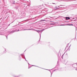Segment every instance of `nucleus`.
<instances>
[{"mask_svg": "<svg viewBox=\"0 0 77 77\" xmlns=\"http://www.w3.org/2000/svg\"><path fill=\"white\" fill-rule=\"evenodd\" d=\"M22 57L23 59H24L27 62V61L26 60V57H25V55L24 54H21L19 56V60H21V59H22Z\"/></svg>", "mask_w": 77, "mask_h": 77, "instance_id": "nucleus-1", "label": "nucleus"}, {"mask_svg": "<svg viewBox=\"0 0 77 77\" xmlns=\"http://www.w3.org/2000/svg\"><path fill=\"white\" fill-rule=\"evenodd\" d=\"M18 31H20V30L18 29L17 31V30H15V28H11V31L10 32V33H14L15 32H18Z\"/></svg>", "mask_w": 77, "mask_h": 77, "instance_id": "nucleus-2", "label": "nucleus"}, {"mask_svg": "<svg viewBox=\"0 0 77 77\" xmlns=\"http://www.w3.org/2000/svg\"><path fill=\"white\" fill-rule=\"evenodd\" d=\"M77 66V64H73L72 65V67H73V69H75L76 68V66Z\"/></svg>", "mask_w": 77, "mask_h": 77, "instance_id": "nucleus-3", "label": "nucleus"}, {"mask_svg": "<svg viewBox=\"0 0 77 77\" xmlns=\"http://www.w3.org/2000/svg\"><path fill=\"white\" fill-rule=\"evenodd\" d=\"M44 30H45V29H43L41 30H39V31H41V32H39V33H39V35H40V33H41V34L42 32Z\"/></svg>", "mask_w": 77, "mask_h": 77, "instance_id": "nucleus-4", "label": "nucleus"}, {"mask_svg": "<svg viewBox=\"0 0 77 77\" xmlns=\"http://www.w3.org/2000/svg\"><path fill=\"white\" fill-rule=\"evenodd\" d=\"M65 18L66 20H70V17H66Z\"/></svg>", "mask_w": 77, "mask_h": 77, "instance_id": "nucleus-5", "label": "nucleus"}, {"mask_svg": "<svg viewBox=\"0 0 77 77\" xmlns=\"http://www.w3.org/2000/svg\"><path fill=\"white\" fill-rule=\"evenodd\" d=\"M33 30H34L35 31H36V32H38V33H39V32H41V31H39V30H36L35 29H34Z\"/></svg>", "mask_w": 77, "mask_h": 77, "instance_id": "nucleus-6", "label": "nucleus"}, {"mask_svg": "<svg viewBox=\"0 0 77 77\" xmlns=\"http://www.w3.org/2000/svg\"><path fill=\"white\" fill-rule=\"evenodd\" d=\"M18 8H19V6H17L15 7V9H16V10H18Z\"/></svg>", "mask_w": 77, "mask_h": 77, "instance_id": "nucleus-7", "label": "nucleus"}, {"mask_svg": "<svg viewBox=\"0 0 77 77\" xmlns=\"http://www.w3.org/2000/svg\"><path fill=\"white\" fill-rule=\"evenodd\" d=\"M32 66H36V67H38V68H41L42 69H43V68L40 67L38 66H35V65H32Z\"/></svg>", "mask_w": 77, "mask_h": 77, "instance_id": "nucleus-8", "label": "nucleus"}, {"mask_svg": "<svg viewBox=\"0 0 77 77\" xmlns=\"http://www.w3.org/2000/svg\"><path fill=\"white\" fill-rule=\"evenodd\" d=\"M46 69V70H48V71H49L51 73V76L52 75V74H53V73H52L51 72V71H50V70L48 69Z\"/></svg>", "mask_w": 77, "mask_h": 77, "instance_id": "nucleus-9", "label": "nucleus"}, {"mask_svg": "<svg viewBox=\"0 0 77 77\" xmlns=\"http://www.w3.org/2000/svg\"><path fill=\"white\" fill-rule=\"evenodd\" d=\"M5 32H2V34L1 33H0V35H5Z\"/></svg>", "mask_w": 77, "mask_h": 77, "instance_id": "nucleus-10", "label": "nucleus"}, {"mask_svg": "<svg viewBox=\"0 0 77 77\" xmlns=\"http://www.w3.org/2000/svg\"><path fill=\"white\" fill-rule=\"evenodd\" d=\"M5 51L3 52V53H6V49L4 48Z\"/></svg>", "mask_w": 77, "mask_h": 77, "instance_id": "nucleus-11", "label": "nucleus"}, {"mask_svg": "<svg viewBox=\"0 0 77 77\" xmlns=\"http://www.w3.org/2000/svg\"><path fill=\"white\" fill-rule=\"evenodd\" d=\"M64 26H73V24H66Z\"/></svg>", "mask_w": 77, "mask_h": 77, "instance_id": "nucleus-12", "label": "nucleus"}, {"mask_svg": "<svg viewBox=\"0 0 77 77\" xmlns=\"http://www.w3.org/2000/svg\"><path fill=\"white\" fill-rule=\"evenodd\" d=\"M59 9V8H57V7H55L54 8V9L55 10H56V9Z\"/></svg>", "mask_w": 77, "mask_h": 77, "instance_id": "nucleus-13", "label": "nucleus"}, {"mask_svg": "<svg viewBox=\"0 0 77 77\" xmlns=\"http://www.w3.org/2000/svg\"><path fill=\"white\" fill-rule=\"evenodd\" d=\"M28 63V65H29V67H28V69H29V68H31V67H32V66H29V65H30V64H29V63Z\"/></svg>", "mask_w": 77, "mask_h": 77, "instance_id": "nucleus-14", "label": "nucleus"}, {"mask_svg": "<svg viewBox=\"0 0 77 77\" xmlns=\"http://www.w3.org/2000/svg\"><path fill=\"white\" fill-rule=\"evenodd\" d=\"M45 21V20H40V22H42V21Z\"/></svg>", "mask_w": 77, "mask_h": 77, "instance_id": "nucleus-15", "label": "nucleus"}, {"mask_svg": "<svg viewBox=\"0 0 77 77\" xmlns=\"http://www.w3.org/2000/svg\"><path fill=\"white\" fill-rule=\"evenodd\" d=\"M71 45H70L69 46V48L68 49V50H69H69H70V47H71Z\"/></svg>", "mask_w": 77, "mask_h": 77, "instance_id": "nucleus-16", "label": "nucleus"}, {"mask_svg": "<svg viewBox=\"0 0 77 77\" xmlns=\"http://www.w3.org/2000/svg\"><path fill=\"white\" fill-rule=\"evenodd\" d=\"M38 8L39 7H38V6H36V7H35V9H38Z\"/></svg>", "mask_w": 77, "mask_h": 77, "instance_id": "nucleus-17", "label": "nucleus"}, {"mask_svg": "<svg viewBox=\"0 0 77 77\" xmlns=\"http://www.w3.org/2000/svg\"><path fill=\"white\" fill-rule=\"evenodd\" d=\"M61 69H62V68L61 67L60 68V69H58V70H59V71H61Z\"/></svg>", "mask_w": 77, "mask_h": 77, "instance_id": "nucleus-18", "label": "nucleus"}, {"mask_svg": "<svg viewBox=\"0 0 77 77\" xmlns=\"http://www.w3.org/2000/svg\"><path fill=\"white\" fill-rule=\"evenodd\" d=\"M64 54H65V53H64V54L62 55V56L61 57V58H62V59H63V56H64Z\"/></svg>", "mask_w": 77, "mask_h": 77, "instance_id": "nucleus-19", "label": "nucleus"}, {"mask_svg": "<svg viewBox=\"0 0 77 77\" xmlns=\"http://www.w3.org/2000/svg\"><path fill=\"white\" fill-rule=\"evenodd\" d=\"M30 20V19H27L25 21H29V20Z\"/></svg>", "mask_w": 77, "mask_h": 77, "instance_id": "nucleus-20", "label": "nucleus"}, {"mask_svg": "<svg viewBox=\"0 0 77 77\" xmlns=\"http://www.w3.org/2000/svg\"><path fill=\"white\" fill-rule=\"evenodd\" d=\"M33 30V29H28V30Z\"/></svg>", "mask_w": 77, "mask_h": 77, "instance_id": "nucleus-21", "label": "nucleus"}, {"mask_svg": "<svg viewBox=\"0 0 77 77\" xmlns=\"http://www.w3.org/2000/svg\"><path fill=\"white\" fill-rule=\"evenodd\" d=\"M23 30H28V29H23Z\"/></svg>", "mask_w": 77, "mask_h": 77, "instance_id": "nucleus-22", "label": "nucleus"}, {"mask_svg": "<svg viewBox=\"0 0 77 77\" xmlns=\"http://www.w3.org/2000/svg\"><path fill=\"white\" fill-rule=\"evenodd\" d=\"M12 4H13V5H14V4H15V1H13V2H12Z\"/></svg>", "mask_w": 77, "mask_h": 77, "instance_id": "nucleus-23", "label": "nucleus"}, {"mask_svg": "<svg viewBox=\"0 0 77 77\" xmlns=\"http://www.w3.org/2000/svg\"><path fill=\"white\" fill-rule=\"evenodd\" d=\"M50 24L51 25H54V23H50Z\"/></svg>", "mask_w": 77, "mask_h": 77, "instance_id": "nucleus-24", "label": "nucleus"}, {"mask_svg": "<svg viewBox=\"0 0 77 77\" xmlns=\"http://www.w3.org/2000/svg\"><path fill=\"white\" fill-rule=\"evenodd\" d=\"M40 39H41V35H40Z\"/></svg>", "mask_w": 77, "mask_h": 77, "instance_id": "nucleus-25", "label": "nucleus"}, {"mask_svg": "<svg viewBox=\"0 0 77 77\" xmlns=\"http://www.w3.org/2000/svg\"><path fill=\"white\" fill-rule=\"evenodd\" d=\"M68 45H69V44H68V45H67L66 46V47H68Z\"/></svg>", "mask_w": 77, "mask_h": 77, "instance_id": "nucleus-26", "label": "nucleus"}, {"mask_svg": "<svg viewBox=\"0 0 77 77\" xmlns=\"http://www.w3.org/2000/svg\"><path fill=\"white\" fill-rule=\"evenodd\" d=\"M6 36V37L7 39H8V36Z\"/></svg>", "mask_w": 77, "mask_h": 77, "instance_id": "nucleus-27", "label": "nucleus"}, {"mask_svg": "<svg viewBox=\"0 0 77 77\" xmlns=\"http://www.w3.org/2000/svg\"><path fill=\"white\" fill-rule=\"evenodd\" d=\"M58 7L59 8H62V7H59V6H58Z\"/></svg>", "mask_w": 77, "mask_h": 77, "instance_id": "nucleus-28", "label": "nucleus"}, {"mask_svg": "<svg viewBox=\"0 0 77 77\" xmlns=\"http://www.w3.org/2000/svg\"><path fill=\"white\" fill-rule=\"evenodd\" d=\"M56 71V69H55L54 70V71Z\"/></svg>", "mask_w": 77, "mask_h": 77, "instance_id": "nucleus-29", "label": "nucleus"}, {"mask_svg": "<svg viewBox=\"0 0 77 77\" xmlns=\"http://www.w3.org/2000/svg\"><path fill=\"white\" fill-rule=\"evenodd\" d=\"M60 6H63V5H60Z\"/></svg>", "mask_w": 77, "mask_h": 77, "instance_id": "nucleus-30", "label": "nucleus"}, {"mask_svg": "<svg viewBox=\"0 0 77 77\" xmlns=\"http://www.w3.org/2000/svg\"><path fill=\"white\" fill-rule=\"evenodd\" d=\"M67 22V23H68V22H69V21H67V22Z\"/></svg>", "mask_w": 77, "mask_h": 77, "instance_id": "nucleus-31", "label": "nucleus"}, {"mask_svg": "<svg viewBox=\"0 0 77 77\" xmlns=\"http://www.w3.org/2000/svg\"><path fill=\"white\" fill-rule=\"evenodd\" d=\"M58 59H59V56H58Z\"/></svg>", "mask_w": 77, "mask_h": 77, "instance_id": "nucleus-32", "label": "nucleus"}, {"mask_svg": "<svg viewBox=\"0 0 77 77\" xmlns=\"http://www.w3.org/2000/svg\"><path fill=\"white\" fill-rule=\"evenodd\" d=\"M75 20V21H76V20Z\"/></svg>", "mask_w": 77, "mask_h": 77, "instance_id": "nucleus-33", "label": "nucleus"}, {"mask_svg": "<svg viewBox=\"0 0 77 77\" xmlns=\"http://www.w3.org/2000/svg\"><path fill=\"white\" fill-rule=\"evenodd\" d=\"M26 9V8H24V10H25V9Z\"/></svg>", "mask_w": 77, "mask_h": 77, "instance_id": "nucleus-34", "label": "nucleus"}, {"mask_svg": "<svg viewBox=\"0 0 77 77\" xmlns=\"http://www.w3.org/2000/svg\"><path fill=\"white\" fill-rule=\"evenodd\" d=\"M75 69L76 70V71H77V69Z\"/></svg>", "mask_w": 77, "mask_h": 77, "instance_id": "nucleus-35", "label": "nucleus"}, {"mask_svg": "<svg viewBox=\"0 0 77 77\" xmlns=\"http://www.w3.org/2000/svg\"><path fill=\"white\" fill-rule=\"evenodd\" d=\"M74 0L75 1H76L77 0Z\"/></svg>", "mask_w": 77, "mask_h": 77, "instance_id": "nucleus-36", "label": "nucleus"}, {"mask_svg": "<svg viewBox=\"0 0 77 77\" xmlns=\"http://www.w3.org/2000/svg\"><path fill=\"white\" fill-rule=\"evenodd\" d=\"M20 23H21V22L19 23V24Z\"/></svg>", "mask_w": 77, "mask_h": 77, "instance_id": "nucleus-37", "label": "nucleus"}, {"mask_svg": "<svg viewBox=\"0 0 77 77\" xmlns=\"http://www.w3.org/2000/svg\"><path fill=\"white\" fill-rule=\"evenodd\" d=\"M77 30V29L76 28V30Z\"/></svg>", "mask_w": 77, "mask_h": 77, "instance_id": "nucleus-38", "label": "nucleus"}, {"mask_svg": "<svg viewBox=\"0 0 77 77\" xmlns=\"http://www.w3.org/2000/svg\"><path fill=\"white\" fill-rule=\"evenodd\" d=\"M51 12H52V11H51Z\"/></svg>", "mask_w": 77, "mask_h": 77, "instance_id": "nucleus-39", "label": "nucleus"}, {"mask_svg": "<svg viewBox=\"0 0 77 77\" xmlns=\"http://www.w3.org/2000/svg\"><path fill=\"white\" fill-rule=\"evenodd\" d=\"M15 26H14V27H15Z\"/></svg>", "mask_w": 77, "mask_h": 77, "instance_id": "nucleus-40", "label": "nucleus"}, {"mask_svg": "<svg viewBox=\"0 0 77 77\" xmlns=\"http://www.w3.org/2000/svg\"><path fill=\"white\" fill-rule=\"evenodd\" d=\"M75 19V18H74L73 19Z\"/></svg>", "mask_w": 77, "mask_h": 77, "instance_id": "nucleus-41", "label": "nucleus"}, {"mask_svg": "<svg viewBox=\"0 0 77 77\" xmlns=\"http://www.w3.org/2000/svg\"><path fill=\"white\" fill-rule=\"evenodd\" d=\"M52 69H51V70H52Z\"/></svg>", "mask_w": 77, "mask_h": 77, "instance_id": "nucleus-42", "label": "nucleus"}, {"mask_svg": "<svg viewBox=\"0 0 77 77\" xmlns=\"http://www.w3.org/2000/svg\"><path fill=\"white\" fill-rule=\"evenodd\" d=\"M65 65H66V64H65Z\"/></svg>", "mask_w": 77, "mask_h": 77, "instance_id": "nucleus-43", "label": "nucleus"}, {"mask_svg": "<svg viewBox=\"0 0 77 77\" xmlns=\"http://www.w3.org/2000/svg\"><path fill=\"white\" fill-rule=\"evenodd\" d=\"M10 25V24H9V25Z\"/></svg>", "mask_w": 77, "mask_h": 77, "instance_id": "nucleus-44", "label": "nucleus"}, {"mask_svg": "<svg viewBox=\"0 0 77 77\" xmlns=\"http://www.w3.org/2000/svg\"><path fill=\"white\" fill-rule=\"evenodd\" d=\"M57 63H58V61L57 62Z\"/></svg>", "mask_w": 77, "mask_h": 77, "instance_id": "nucleus-45", "label": "nucleus"}, {"mask_svg": "<svg viewBox=\"0 0 77 77\" xmlns=\"http://www.w3.org/2000/svg\"><path fill=\"white\" fill-rule=\"evenodd\" d=\"M26 51V50L25 51Z\"/></svg>", "mask_w": 77, "mask_h": 77, "instance_id": "nucleus-46", "label": "nucleus"}]
</instances>
